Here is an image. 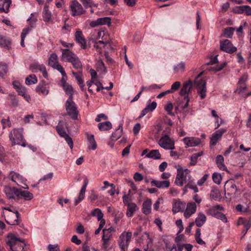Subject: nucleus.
I'll return each mask as SVG.
<instances>
[{"label": "nucleus", "mask_w": 251, "mask_h": 251, "mask_svg": "<svg viewBox=\"0 0 251 251\" xmlns=\"http://www.w3.org/2000/svg\"><path fill=\"white\" fill-rule=\"evenodd\" d=\"M48 249L49 251H59V248L57 245H48Z\"/></svg>", "instance_id": "obj_64"}, {"label": "nucleus", "mask_w": 251, "mask_h": 251, "mask_svg": "<svg viewBox=\"0 0 251 251\" xmlns=\"http://www.w3.org/2000/svg\"><path fill=\"white\" fill-rule=\"evenodd\" d=\"M151 201L150 199L146 200L143 203L142 212L144 214L148 215L151 211Z\"/></svg>", "instance_id": "obj_29"}, {"label": "nucleus", "mask_w": 251, "mask_h": 251, "mask_svg": "<svg viewBox=\"0 0 251 251\" xmlns=\"http://www.w3.org/2000/svg\"><path fill=\"white\" fill-rule=\"evenodd\" d=\"M83 5L84 7L87 9L89 7L97 6L98 4H95L92 0H79Z\"/></svg>", "instance_id": "obj_44"}, {"label": "nucleus", "mask_w": 251, "mask_h": 251, "mask_svg": "<svg viewBox=\"0 0 251 251\" xmlns=\"http://www.w3.org/2000/svg\"><path fill=\"white\" fill-rule=\"evenodd\" d=\"M56 129L57 133L61 137H64L67 134L64 127L60 125H58L56 126Z\"/></svg>", "instance_id": "obj_48"}, {"label": "nucleus", "mask_w": 251, "mask_h": 251, "mask_svg": "<svg viewBox=\"0 0 251 251\" xmlns=\"http://www.w3.org/2000/svg\"><path fill=\"white\" fill-rule=\"evenodd\" d=\"M110 228L108 229H104L103 230V235L102 237V240L103 241V246L104 248H106L107 246V244L108 241L109 240L110 235L109 234V233Z\"/></svg>", "instance_id": "obj_36"}, {"label": "nucleus", "mask_w": 251, "mask_h": 251, "mask_svg": "<svg viewBox=\"0 0 251 251\" xmlns=\"http://www.w3.org/2000/svg\"><path fill=\"white\" fill-rule=\"evenodd\" d=\"M43 19L44 22L49 23L51 21V13L48 7L45 6L43 11Z\"/></svg>", "instance_id": "obj_32"}, {"label": "nucleus", "mask_w": 251, "mask_h": 251, "mask_svg": "<svg viewBox=\"0 0 251 251\" xmlns=\"http://www.w3.org/2000/svg\"><path fill=\"white\" fill-rule=\"evenodd\" d=\"M98 127L100 131H104L108 130L112 128V124L109 121L100 123L98 124Z\"/></svg>", "instance_id": "obj_31"}, {"label": "nucleus", "mask_w": 251, "mask_h": 251, "mask_svg": "<svg viewBox=\"0 0 251 251\" xmlns=\"http://www.w3.org/2000/svg\"><path fill=\"white\" fill-rule=\"evenodd\" d=\"M7 68L6 65L0 64V76H2L4 74H6Z\"/></svg>", "instance_id": "obj_60"}, {"label": "nucleus", "mask_w": 251, "mask_h": 251, "mask_svg": "<svg viewBox=\"0 0 251 251\" xmlns=\"http://www.w3.org/2000/svg\"><path fill=\"white\" fill-rule=\"evenodd\" d=\"M197 210V205L195 202H189L187 204L186 208L184 211V216L185 218H189L194 214Z\"/></svg>", "instance_id": "obj_19"}, {"label": "nucleus", "mask_w": 251, "mask_h": 251, "mask_svg": "<svg viewBox=\"0 0 251 251\" xmlns=\"http://www.w3.org/2000/svg\"><path fill=\"white\" fill-rule=\"evenodd\" d=\"M212 179L215 183L219 184H220L221 180L222 179L221 175L217 173H214L212 175Z\"/></svg>", "instance_id": "obj_51"}, {"label": "nucleus", "mask_w": 251, "mask_h": 251, "mask_svg": "<svg viewBox=\"0 0 251 251\" xmlns=\"http://www.w3.org/2000/svg\"><path fill=\"white\" fill-rule=\"evenodd\" d=\"M75 41L80 46L82 49H86L87 48L86 40L83 35L82 32L80 29L76 31L75 34Z\"/></svg>", "instance_id": "obj_13"}, {"label": "nucleus", "mask_w": 251, "mask_h": 251, "mask_svg": "<svg viewBox=\"0 0 251 251\" xmlns=\"http://www.w3.org/2000/svg\"><path fill=\"white\" fill-rule=\"evenodd\" d=\"M156 106L157 103L155 101H153L151 103L148 104L147 106L142 110L139 118H142L150 111H152L156 108Z\"/></svg>", "instance_id": "obj_24"}, {"label": "nucleus", "mask_w": 251, "mask_h": 251, "mask_svg": "<svg viewBox=\"0 0 251 251\" xmlns=\"http://www.w3.org/2000/svg\"><path fill=\"white\" fill-rule=\"evenodd\" d=\"M37 82V78L35 75H30L25 79V83L27 85H31Z\"/></svg>", "instance_id": "obj_42"}, {"label": "nucleus", "mask_w": 251, "mask_h": 251, "mask_svg": "<svg viewBox=\"0 0 251 251\" xmlns=\"http://www.w3.org/2000/svg\"><path fill=\"white\" fill-rule=\"evenodd\" d=\"M159 145L166 150H174L175 149L174 142L168 135H164L158 142Z\"/></svg>", "instance_id": "obj_9"}, {"label": "nucleus", "mask_w": 251, "mask_h": 251, "mask_svg": "<svg viewBox=\"0 0 251 251\" xmlns=\"http://www.w3.org/2000/svg\"><path fill=\"white\" fill-rule=\"evenodd\" d=\"M11 41L9 38L0 35V46L9 50L11 49Z\"/></svg>", "instance_id": "obj_23"}, {"label": "nucleus", "mask_w": 251, "mask_h": 251, "mask_svg": "<svg viewBox=\"0 0 251 251\" xmlns=\"http://www.w3.org/2000/svg\"><path fill=\"white\" fill-rule=\"evenodd\" d=\"M151 186H154L159 189H164L170 186V182L169 180H152L151 181Z\"/></svg>", "instance_id": "obj_22"}, {"label": "nucleus", "mask_w": 251, "mask_h": 251, "mask_svg": "<svg viewBox=\"0 0 251 251\" xmlns=\"http://www.w3.org/2000/svg\"><path fill=\"white\" fill-rule=\"evenodd\" d=\"M226 131V129L220 128L214 132L210 138V144L215 146L218 141L221 138L222 135Z\"/></svg>", "instance_id": "obj_14"}, {"label": "nucleus", "mask_w": 251, "mask_h": 251, "mask_svg": "<svg viewBox=\"0 0 251 251\" xmlns=\"http://www.w3.org/2000/svg\"><path fill=\"white\" fill-rule=\"evenodd\" d=\"M202 72L199 74L195 78L194 85L197 89L198 93L200 94L201 100L206 97V81L201 77Z\"/></svg>", "instance_id": "obj_4"}, {"label": "nucleus", "mask_w": 251, "mask_h": 251, "mask_svg": "<svg viewBox=\"0 0 251 251\" xmlns=\"http://www.w3.org/2000/svg\"><path fill=\"white\" fill-rule=\"evenodd\" d=\"M239 222L244 225V229L242 230V233L244 236L251 226V219L247 220L243 218H240Z\"/></svg>", "instance_id": "obj_27"}, {"label": "nucleus", "mask_w": 251, "mask_h": 251, "mask_svg": "<svg viewBox=\"0 0 251 251\" xmlns=\"http://www.w3.org/2000/svg\"><path fill=\"white\" fill-rule=\"evenodd\" d=\"M23 132V129L21 128L14 129L10 133L9 137L11 142L12 146L19 145L24 147L26 146V143L24 140Z\"/></svg>", "instance_id": "obj_3"}, {"label": "nucleus", "mask_w": 251, "mask_h": 251, "mask_svg": "<svg viewBox=\"0 0 251 251\" xmlns=\"http://www.w3.org/2000/svg\"><path fill=\"white\" fill-rule=\"evenodd\" d=\"M185 208V202L180 201L179 200H173L172 211L174 214H176L178 212L183 211Z\"/></svg>", "instance_id": "obj_17"}, {"label": "nucleus", "mask_w": 251, "mask_h": 251, "mask_svg": "<svg viewBox=\"0 0 251 251\" xmlns=\"http://www.w3.org/2000/svg\"><path fill=\"white\" fill-rule=\"evenodd\" d=\"M97 68L98 70H100L102 72L106 73L107 70L103 62L101 60H99L97 63Z\"/></svg>", "instance_id": "obj_49"}, {"label": "nucleus", "mask_w": 251, "mask_h": 251, "mask_svg": "<svg viewBox=\"0 0 251 251\" xmlns=\"http://www.w3.org/2000/svg\"><path fill=\"white\" fill-rule=\"evenodd\" d=\"M202 154V152H199L194 153L191 157V160L192 162H197L199 157Z\"/></svg>", "instance_id": "obj_63"}, {"label": "nucleus", "mask_w": 251, "mask_h": 251, "mask_svg": "<svg viewBox=\"0 0 251 251\" xmlns=\"http://www.w3.org/2000/svg\"><path fill=\"white\" fill-rule=\"evenodd\" d=\"M11 2V0H0V13H7L9 11V8Z\"/></svg>", "instance_id": "obj_25"}, {"label": "nucleus", "mask_w": 251, "mask_h": 251, "mask_svg": "<svg viewBox=\"0 0 251 251\" xmlns=\"http://www.w3.org/2000/svg\"><path fill=\"white\" fill-rule=\"evenodd\" d=\"M72 98H69L65 104L66 110L67 114L73 120L77 119L78 111L75 103L72 100Z\"/></svg>", "instance_id": "obj_5"}, {"label": "nucleus", "mask_w": 251, "mask_h": 251, "mask_svg": "<svg viewBox=\"0 0 251 251\" xmlns=\"http://www.w3.org/2000/svg\"><path fill=\"white\" fill-rule=\"evenodd\" d=\"M6 243L12 251H25L24 250L25 243L12 233L8 234Z\"/></svg>", "instance_id": "obj_1"}, {"label": "nucleus", "mask_w": 251, "mask_h": 251, "mask_svg": "<svg viewBox=\"0 0 251 251\" xmlns=\"http://www.w3.org/2000/svg\"><path fill=\"white\" fill-rule=\"evenodd\" d=\"M192 82L191 81H188L185 82L182 87L181 88L179 94L181 96L184 97L183 100L186 101V103L183 106V108H186L188 106L189 102L190 101L189 98H188L189 93L192 88Z\"/></svg>", "instance_id": "obj_6"}, {"label": "nucleus", "mask_w": 251, "mask_h": 251, "mask_svg": "<svg viewBox=\"0 0 251 251\" xmlns=\"http://www.w3.org/2000/svg\"><path fill=\"white\" fill-rule=\"evenodd\" d=\"M65 91L66 94L68 95L69 96V98H73V95L74 94V90L73 88L69 84H67L65 85H64L62 87Z\"/></svg>", "instance_id": "obj_40"}, {"label": "nucleus", "mask_w": 251, "mask_h": 251, "mask_svg": "<svg viewBox=\"0 0 251 251\" xmlns=\"http://www.w3.org/2000/svg\"><path fill=\"white\" fill-rule=\"evenodd\" d=\"M181 86V83L179 81L175 82L171 86V89L173 92L177 90Z\"/></svg>", "instance_id": "obj_61"}, {"label": "nucleus", "mask_w": 251, "mask_h": 251, "mask_svg": "<svg viewBox=\"0 0 251 251\" xmlns=\"http://www.w3.org/2000/svg\"><path fill=\"white\" fill-rule=\"evenodd\" d=\"M73 75L75 76L76 80H77V84L79 85L82 91H84V81L80 75H78L76 72H72Z\"/></svg>", "instance_id": "obj_41"}, {"label": "nucleus", "mask_w": 251, "mask_h": 251, "mask_svg": "<svg viewBox=\"0 0 251 251\" xmlns=\"http://www.w3.org/2000/svg\"><path fill=\"white\" fill-rule=\"evenodd\" d=\"M4 209L7 210L9 212H12L13 213L15 214L16 219H15L12 223H9L8 221L6 220V222L9 225H18L19 222V218L20 216V214L18 212V211L13 207H5Z\"/></svg>", "instance_id": "obj_28"}, {"label": "nucleus", "mask_w": 251, "mask_h": 251, "mask_svg": "<svg viewBox=\"0 0 251 251\" xmlns=\"http://www.w3.org/2000/svg\"><path fill=\"white\" fill-rule=\"evenodd\" d=\"M61 51L62 52V60H65V61L70 63L77 56L76 54L69 49H61Z\"/></svg>", "instance_id": "obj_15"}, {"label": "nucleus", "mask_w": 251, "mask_h": 251, "mask_svg": "<svg viewBox=\"0 0 251 251\" xmlns=\"http://www.w3.org/2000/svg\"><path fill=\"white\" fill-rule=\"evenodd\" d=\"M185 69V63L184 62H180L177 66H175L174 68V71L176 72H182L184 71Z\"/></svg>", "instance_id": "obj_50"}, {"label": "nucleus", "mask_w": 251, "mask_h": 251, "mask_svg": "<svg viewBox=\"0 0 251 251\" xmlns=\"http://www.w3.org/2000/svg\"><path fill=\"white\" fill-rule=\"evenodd\" d=\"M36 91L39 94L47 96L49 92V84L45 80L41 81L36 86Z\"/></svg>", "instance_id": "obj_12"}, {"label": "nucleus", "mask_w": 251, "mask_h": 251, "mask_svg": "<svg viewBox=\"0 0 251 251\" xmlns=\"http://www.w3.org/2000/svg\"><path fill=\"white\" fill-rule=\"evenodd\" d=\"M127 205L126 216L128 217H131L133 215V213L137 208V205L134 203H128Z\"/></svg>", "instance_id": "obj_34"}, {"label": "nucleus", "mask_w": 251, "mask_h": 251, "mask_svg": "<svg viewBox=\"0 0 251 251\" xmlns=\"http://www.w3.org/2000/svg\"><path fill=\"white\" fill-rule=\"evenodd\" d=\"M146 157L153 158L154 159H158L161 157V155L157 150H153L150 151L146 155Z\"/></svg>", "instance_id": "obj_37"}, {"label": "nucleus", "mask_w": 251, "mask_h": 251, "mask_svg": "<svg viewBox=\"0 0 251 251\" xmlns=\"http://www.w3.org/2000/svg\"><path fill=\"white\" fill-rule=\"evenodd\" d=\"M220 49L228 53L232 54L237 50V48L233 46L228 39L220 41Z\"/></svg>", "instance_id": "obj_10"}, {"label": "nucleus", "mask_w": 251, "mask_h": 251, "mask_svg": "<svg viewBox=\"0 0 251 251\" xmlns=\"http://www.w3.org/2000/svg\"><path fill=\"white\" fill-rule=\"evenodd\" d=\"M57 63H58V59L57 55L54 53H51L50 55V56L49 58V65L51 67H53Z\"/></svg>", "instance_id": "obj_38"}, {"label": "nucleus", "mask_w": 251, "mask_h": 251, "mask_svg": "<svg viewBox=\"0 0 251 251\" xmlns=\"http://www.w3.org/2000/svg\"><path fill=\"white\" fill-rule=\"evenodd\" d=\"M111 19L108 17H105L103 18H100L98 19V22L99 23V25H109L111 24Z\"/></svg>", "instance_id": "obj_45"}, {"label": "nucleus", "mask_w": 251, "mask_h": 251, "mask_svg": "<svg viewBox=\"0 0 251 251\" xmlns=\"http://www.w3.org/2000/svg\"><path fill=\"white\" fill-rule=\"evenodd\" d=\"M72 63L73 67L76 69L79 70V72L81 73L82 70V65L79 58L77 56L75 57V59L72 60Z\"/></svg>", "instance_id": "obj_35"}, {"label": "nucleus", "mask_w": 251, "mask_h": 251, "mask_svg": "<svg viewBox=\"0 0 251 251\" xmlns=\"http://www.w3.org/2000/svg\"><path fill=\"white\" fill-rule=\"evenodd\" d=\"M7 177L17 184L18 183H24L26 180L21 175L14 171H10Z\"/></svg>", "instance_id": "obj_18"}, {"label": "nucleus", "mask_w": 251, "mask_h": 251, "mask_svg": "<svg viewBox=\"0 0 251 251\" xmlns=\"http://www.w3.org/2000/svg\"><path fill=\"white\" fill-rule=\"evenodd\" d=\"M18 188L15 187H11L9 186H5L4 187V192L7 198L9 199H17V190Z\"/></svg>", "instance_id": "obj_16"}, {"label": "nucleus", "mask_w": 251, "mask_h": 251, "mask_svg": "<svg viewBox=\"0 0 251 251\" xmlns=\"http://www.w3.org/2000/svg\"><path fill=\"white\" fill-rule=\"evenodd\" d=\"M173 109V105L171 102H169L167 105L165 107V109L168 112V114L170 115H174V113L172 112V110Z\"/></svg>", "instance_id": "obj_55"}, {"label": "nucleus", "mask_w": 251, "mask_h": 251, "mask_svg": "<svg viewBox=\"0 0 251 251\" xmlns=\"http://www.w3.org/2000/svg\"><path fill=\"white\" fill-rule=\"evenodd\" d=\"M247 80L248 75L247 74H244L240 77L237 84L246 85V82Z\"/></svg>", "instance_id": "obj_56"}, {"label": "nucleus", "mask_w": 251, "mask_h": 251, "mask_svg": "<svg viewBox=\"0 0 251 251\" xmlns=\"http://www.w3.org/2000/svg\"><path fill=\"white\" fill-rule=\"evenodd\" d=\"M132 232L128 231L122 233L119 238V246L122 251H126L132 237Z\"/></svg>", "instance_id": "obj_7"}, {"label": "nucleus", "mask_w": 251, "mask_h": 251, "mask_svg": "<svg viewBox=\"0 0 251 251\" xmlns=\"http://www.w3.org/2000/svg\"><path fill=\"white\" fill-rule=\"evenodd\" d=\"M208 175L207 174H205L200 179H199L198 182H197V184L199 186H202L203 185V184H204V183L205 182V181L207 180V178H208Z\"/></svg>", "instance_id": "obj_62"}, {"label": "nucleus", "mask_w": 251, "mask_h": 251, "mask_svg": "<svg viewBox=\"0 0 251 251\" xmlns=\"http://www.w3.org/2000/svg\"><path fill=\"white\" fill-rule=\"evenodd\" d=\"M183 141L186 145V147L197 146L201 143L200 139L193 137H185L183 138Z\"/></svg>", "instance_id": "obj_20"}, {"label": "nucleus", "mask_w": 251, "mask_h": 251, "mask_svg": "<svg viewBox=\"0 0 251 251\" xmlns=\"http://www.w3.org/2000/svg\"><path fill=\"white\" fill-rule=\"evenodd\" d=\"M53 69L57 70L59 71L62 76H66L65 71L63 67L59 63L56 64L54 67H52Z\"/></svg>", "instance_id": "obj_53"}, {"label": "nucleus", "mask_w": 251, "mask_h": 251, "mask_svg": "<svg viewBox=\"0 0 251 251\" xmlns=\"http://www.w3.org/2000/svg\"><path fill=\"white\" fill-rule=\"evenodd\" d=\"M227 65L226 62L225 61L222 63H219L214 68L215 71H220L223 69Z\"/></svg>", "instance_id": "obj_54"}, {"label": "nucleus", "mask_w": 251, "mask_h": 251, "mask_svg": "<svg viewBox=\"0 0 251 251\" xmlns=\"http://www.w3.org/2000/svg\"><path fill=\"white\" fill-rule=\"evenodd\" d=\"M70 7L72 11V16H80L85 13V11L82 6L76 0H74L70 2Z\"/></svg>", "instance_id": "obj_8"}, {"label": "nucleus", "mask_w": 251, "mask_h": 251, "mask_svg": "<svg viewBox=\"0 0 251 251\" xmlns=\"http://www.w3.org/2000/svg\"><path fill=\"white\" fill-rule=\"evenodd\" d=\"M206 220L205 215L202 213H199L195 220L196 225L198 227H201L205 223Z\"/></svg>", "instance_id": "obj_30"}, {"label": "nucleus", "mask_w": 251, "mask_h": 251, "mask_svg": "<svg viewBox=\"0 0 251 251\" xmlns=\"http://www.w3.org/2000/svg\"><path fill=\"white\" fill-rule=\"evenodd\" d=\"M176 169L175 183L179 186H182L190 179V171L187 169H183L180 165L177 166Z\"/></svg>", "instance_id": "obj_2"}, {"label": "nucleus", "mask_w": 251, "mask_h": 251, "mask_svg": "<svg viewBox=\"0 0 251 251\" xmlns=\"http://www.w3.org/2000/svg\"><path fill=\"white\" fill-rule=\"evenodd\" d=\"M33 14H31L30 17L27 19V22H28V24L29 25V27L31 29L35 27L36 23L37 21L36 18H34L33 17Z\"/></svg>", "instance_id": "obj_46"}, {"label": "nucleus", "mask_w": 251, "mask_h": 251, "mask_svg": "<svg viewBox=\"0 0 251 251\" xmlns=\"http://www.w3.org/2000/svg\"><path fill=\"white\" fill-rule=\"evenodd\" d=\"M224 159L222 155H218L216 159V162L218 168L222 170H225L226 168L225 165L224 163Z\"/></svg>", "instance_id": "obj_39"}, {"label": "nucleus", "mask_w": 251, "mask_h": 251, "mask_svg": "<svg viewBox=\"0 0 251 251\" xmlns=\"http://www.w3.org/2000/svg\"><path fill=\"white\" fill-rule=\"evenodd\" d=\"M137 243L141 246V244H149L152 243V240L150 237V235L148 233L145 232L144 234L137 240Z\"/></svg>", "instance_id": "obj_26"}, {"label": "nucleus", "mask_w": 251, "mask_h": 251, "mask_svg": "<svg viewBox=\"0 0 251 251\" xmlns=\"http://www.w3.org/2000/svg\"><path fill=\"white\" fill-rule=\"evenodd\" d=\"M246 89V85L237 84V89L236 90V92H237L239 95L242 96V95H244Z\"/></svg>", "instance_id": "obj_52"}, {"label": "nucleus", "mask_w": 251, "mask_h": 251, "mask_svg": "<svg viewBox=\"0 0 251 251\" xmlns=\"http://www.w3.org/2000/svg\"><path fill=\"white\" fill-rule=\"evenodd\" d=\"M122 132L123 127L121 125H120L118 128H117L115 132L112 133L111 136V140L114 141L117 140L122 136Z\"/></svg>", "instance_id": "obj_33"}, {"label": "nucleus", "mask_w": 251, "mask_h": 251, "mask_svg": "<svg viewBox=\"0 0 251 251\" xmlns=\"http://www.w3.org/2000/svg\"><path fill=\"white\" fill-rule=\"evenodd\" d=\"M234 31V28L232 27L226 28L224 30L225 36L226 38H231Z\"/></svg>", "instance_id": "obj_47"}, {"label": "nucleus", "mask_w": 251, "mask_h": 251, "mask_svg": "<svg viewBox=\"0 0 251 251\" xmlns=\"http://www.w3.org/2000/svg\"><path fill=\"white\" fill-rule=\"evenodd\" d=\"M63 138H65L66 141L68 143L69 146L70 148L72 149L73 148V142L72 140V139L71 137L69 136L68 134H67L66 136H65Z\"/></svg>", "instance_id": "obj_57"}, {"label": "nucleus", "mask_w": 251, "mask_h": 251, "mask_svg": "<svg viewBox=\"0 0 251 251\" xmlns=\"http://www.w3.org/2000/svg\"><path fill=\"white\" fill-rule=\"evenodd\" d=\"M17 92H18V95L22 96L27 92V91L25 87L21 86L20 87H17Z\"/></svg>", "instance_id": "obj_58"}, {"label": "nucleus", "mask_w": 251, "mask_h": 251, "mask_svg": "<svg viewBox=\"0 0 251 251\" xmlns=\"http://www.w3.org/2000/svg\"><path fill=\"white\" fill-rule=\"evenodd\" d=\"M87 139L89 141V147H90V145L91 146V148L93 150H95L96 148H97V144H96V142L95 141V138H94V136L92 134H88L87 135Z\"/></svg>", "instance_id": "obj_43"}, {"label": "nucleus", "mask_w": 251, "mask_h": 251, "mask_svg": "<svg viewBox=\"0 0 251 251\" xmlns=\"http://www.w3.org/2000/svg\"><path fill=\"white\" fill-rule=\"evenodd\" d=\"M21 198H23L26 201H29L33 198V195L29 191L18 189L17 190V199Z\"/></svg>", "instance_id": "obj_21"}, {"label": "nucleus", "mask_w": 251, "mask_h": 251, "mask_svg": "<svg viewBox=\"0 0 251 251\" xmlns=\"http://www.w3.org/2000/svg\"><path fill=\"white\" fill-rule=\"evenodd\" d=\"M29 68L32 72L38 73V72H41L44 77L45 78L48 77V73L46 68L44 65L40 64L38 63H34L30 65Z\"/></svg>", "instance_id": "obj_11"}, {"label": "nucleus", "mask_w": 251, "mask_h": 251, "mask_svg": "<svg viewBox=\"0 0 251 251\" xmlns=\"http://www.w3.org/2000/svg\"><path fill=\"white\" fill-rule=\"evenodd\" d=\"M215 218L221 220L224 223L227 222V219L225 215L220 212H219V213H217V215L215 216Z\"/></svg>", "instance_id": "obj_59"}]
</instances>
